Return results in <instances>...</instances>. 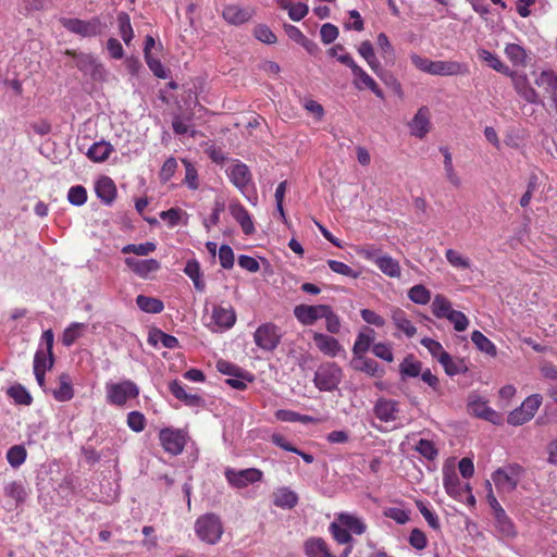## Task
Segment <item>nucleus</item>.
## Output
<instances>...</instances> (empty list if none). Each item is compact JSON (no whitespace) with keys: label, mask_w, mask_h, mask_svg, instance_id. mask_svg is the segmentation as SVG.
<instances>
[{"label":"nucleus","mask_w":557,"mask_h":557,"mask_svg":"<svg viewBox=\"0 0 557 557\" xmlns=\"http://www.w3.org/2000/svg\"><path fill=\"white\" fill-rule=\"evenodd\" d=\"M195 531L201 541L213 545L220 541L223 527L218 516L209 513L197 519Z\"/></svg>","instance_id":"nucleus-1"},{"label":"nucleus","mask_w":557,"mask_h":557,"mask_svg":"<svg viewBox=\"0 0 557 557\" xmlns=\"http://www.w3.org/2000/svg\"><path fill=\"white\" fill-rule=\"evenodd\" d=\"M343 377L342 369L334 362H324L314 373V384L323 392H332L337 388Z\"/></svg>","instance_id":"nucleus-2"},{"label":"nucleus","mask_w":557,"mask_h":557,"mask_svg":"<svg viewBox=\"0 0 557 557\" xmlns=\"http://www.w3.org/2000/svg\"><path fill=\"white\" fill-rule=\"evenodd\" d=\"M338 61L346 66L350 67L352 75L355 76L354 85L357 89H370L376 97L383 99L384 94L382 89L377 86L375 81L368 75L359 65L355 63L352 58L349 54H343L338 57Z\"/></svg>","instance_id":"nucleus-3"},{"label":"nucleus","mask_w":557,"mask_h":557,"mask_svg":"<svg viewBox=\"0 0 557 557\" xmlns=\"http://www.w3.org/2000/svg\"><path fill=\"white\" fill-rule=\"evenodd\" d=\"M542 404V397L533 394L524 399L520 407L513 409L507 418V422L511 425H522L530 421Z\"/></svg>","instance_id":"nucleus-4"},{"label":"nucleus","mask_w":557,"mask_h":557,"mask_svg":"<svg viewBox=\"0 0 557 557\" xmlns=\"http://www.w3.org/2000/svg\"><path fill=\"white\" fill-rule=\"evenodd\" d=\"M280 329L273 323L261 324L253 334L256 345L265 350H274L281 342Z\"/></svg>","instance_id":"nucleus-5"},{"label":"nucleus","mask_w":557,"mask_h":557,"mask_svg":"<svg viewBox=\"0 0 557 557\" xmlns=\"http://www.w3.org/2000/svg\"><path fill=\"white\" fill-rule=\"evenodd\" d=\"M521 473L522 468L519 465H511L506 469H497L492 478L499 491L512 492L518 485Z\"/></svg>","instance_id":"nucleus-6"},{"label":"nucleus","mask_w":557,"mask_h":557,"mask_svg":"<svg viewBox=\"0 0 557 557\" xmlns=\"http://www.w3.org/2000/svg\"><path fill=\"white\" fill-rule=\"evenodd\" d=\"M65 54L75 58L77 69L85 75L96 81L103 78L104 69L91 54L76 53L73 50H66Z\"/></svg>","instance_id":"nucleus-7"},{"label":"nucleus","mask_w":557,"mask_h":557,"mask_svg":"<svg viewBox=\"0 0 557 557\" xmlns=\"http://www.w3.org/2000/svg\"><path fill=\"white\" fill-rule=\"evenodd\" d=\"M162 447L171 455H180L186 445V434L181 430L164 429L160 432Z\"/></svg>","instance_id":"nucleus-8"},{"label":"nucleus","mask_w":557,"mask_h":557,"mask_svg":"<svg viewBox=\"0 0 557 557\" xmlns=\"http://www.w3.org/2000/svg\"><path fill=\"white\" fill-rule=\"evenodd\" d=\"M262 472L256 468L236 471L234 469H226L225 476L228 483L237 488L246 487L250 483L261 481Z\"/></svg>","instance_id":"nucleus-9"},{"label":"nucleus","mask_w":557,"mask_h":557,"mask_svg":"<svg viewBox=\"0 0 557 557\" xmlns=\"http://www.w3.org/2000/svg\"><path fill=\"white\" fill-rule=\"evenodd\" d=\"M61 24L67 30L84 37L96 36L99 33L100 22L98 18L83 21L78 18H61Z\"/></svg>","instance_id":"nucleus-10"},{"label":"nucleus","mask_w":557,"mask_h":557,"mask_svg":"<svg viewBox=\"0 0 557 557\" xmlns=\"http://www.w3.org/2000/svg\"><path fill=\"white\" fill-rule=\"evenodd\" d=\"M138 393V388L133 382L125 381L120 384L111 385L108 392V398L114 405H123L128 398L137 397Z\"/></svg>","instance_id":"nucleus-11"},{"label":"nucleus","mask_w":557,"mask_h":557,"mask_svg":"<svg viewBox=\"0 0 557 557\" xmlns=\"http://www.w3.org/2000/svg\"><path fill=\"white\" fill-rule=\"evenodd\" d=\"M325 311H327V305H298L294 309V314L304 325H312L325 315Z\"/></svg>","instance_id":"nucleus-12"},{"label":"nucleus","mask_w":557,"mask_h":557,"mask_svg":"<svg viewBox=\"0 0 557 557\" xmlns=\"http://www.w3.org/2000/svg\"><path fill=\"white\" fill-rule=\"evenodd\" d=\"M506 76L511 77L515 90L525 101L530 103L539 102V95L535 89L530 86L527 75L510 71V74H507Z\"/></svg>","instance_id":"nucleus-13"},{"label":"nucleus","mask_w":557,"mask_h":557,"mask_svg":"<svg viewBox=\"0 0 557 557\" xmlns=\"http://www.w3.org/2000/svg\"><path fill=\"white\" fill-rule=\"evenodd\" d=\"M468 411L470 414L490 421L494 424L500 423V416L487 406L485 400L481 398H471L468 404Z\"/></svg>","instance_id":"nucleus-14"},{"label":"nucleus","mask_w":557,"mask_h":557,"mask_svg":"<svg viewBox=\"0 0 557 557\" xmlns=\"http://www.w3.org/2000/svg\"><path fill=\"white\" fill-rule=\"evenodd\" d=\"M312 338L317 348L325 356L336 357L339 352L344 351L343 346L333 336L314 332Z\"/></svg>","instance_id":"nucleus-15"},{"label":"nucleus","mask_w":557,"mask_h":557,"mask_svg":"<svg viewBox=\"0 0 557 557\" xmlns=\"http://www.w3.org/2000/svg\"><path fill=\"white\" fill-rule=\"evenodd\" d=\"M469 73V67L465 63L457 61H434L432 75L457 76Z\"/></svg>","instance_id":"nucleus-16"},{"label":"nucleus","mask_w":557,"mask_h":557,"mask_svg":"<svg viewBox=\"0 0 557 557\" xmlns=\"http://www.w3.org/2000/svg\"><path fill=\"white\" fill-rule=\"evenodd\" d=\"M398 411V403L387 398L377 399L373 408L375 417L382 422L395 421Z\"/></svg>","instance_id":"nucleus-17"},{"label":"nucleus","mask_w":557,"mask_h":557,"mask_svg":"<svg viewBox=\"0 0 557 557\" xmlns=\"http://www.w3.org/2000/svg\"><path fill=\"white\" fill-rule=\"evenodd\" d=\"M430 111L426 107H421L409 123L411 135L423 138L430 131Z\"/></svg>","instance_id":"nucleus-18"},{"label":"nucleus","mask_w":557,"mask_h":557,"mask_svg":"<svg viewBox=\"0 0 557 557\" xmlns=\"http://www.w3.org/2000/svg\"><path fill=\"white\" fill-rule=\"evenodd\" d=\"M252 10L249 8H242L237 4H230L223 10V17L226 22L234 25L243 24L250 20Z\"/></svg>","instance_id":"nucleus-19"},{"label":"nucleus","mask_w":557,"mask_h":557,"mask_svg":"<svg viewBox=\"0 0 557 557\" xmlns=\"http://www.w3.org/2000/svg\"><path fill=\"white\" fill-rule=\"evenodd\" d=\"M126 265L141 277H146L149 273L157 271L160 263L154 259L139 260L136 258H126Z\"/></svg>","instance_id":"nucleus-20"},{"label":"nucleus","mask_w":557,"mask_h":557,"mask_svg":"<svg viewBox=\"0 0 557 557\" xmlns=\"http://www.w3.org/2000/svg\"><path fill=\"white\" fill-rule=\"evenodd\" d=\"M227 172L231 182L239 189H244L251 182L250 171L244 163L233 165Z\"/></svg>","instance_id":"nucleus-21"},{"label":"nucleus","mask_w":557,"mask_h":557,"mask_svg":"<svg viewBox=\"0 0 557 557\" xmlns=\"http://www.w3.org/2000/svg\"><path fill=\"white\" fill-rule=\"evenodd\" d=\"M230 212L232 216L240 224L243 232L246 235H250L255 232V226L250 214L244 206L240 203L230 205Z\"/></svg>","instance_id":"nucleus-22"},{"label":"nucleus","mask_w":557,"mask_h":557,"mask_svg":"<svg viewBox=\"0 0 557 557\" xmlns=\"http://www.w3.org/2000/svg\"><path fill=\"white\" fill-rule=\"evenodd\" d=\"M212 320L216 326L223 329L232 327L236 322V314L233 308H224L222 306H216L212 311Z\"/></svg>","instance_id":"nucleus-23"},{"label":"nucleus","mask_w":557,"mask_h":557,"mask_svg":"<svg viewBox=\"0 0 557 557\" xmlns=\"http://www.w3.org/2000/svg\"><path fill=\"white\" fill-rule=\"evenodd\" d=\"M351 367L357 370L367 373L370 376H382L383 371L380 370L379 363L373 360L360 356H355L351 360Z\"/></svg>","instance_id":"nucleus-24"},{"label":"nucleus","mask_w":557,"mask_h":557,"mask_svg":"<svg viewBox=\"0 0 557 557\" xmlns=\"http://www.w3.org/2000/svg\"><path fill=\"white\" fill-rule=\"evenodd\" d=\"M97 196L106 203H111L116 196V188L113 181L108 177H101L96 184Z\"/></svg>","instance_id":"nucleus-25"},{"label":"nucleus","mask_w":557,"mask_h":557,"mask_svg":"<svg viewBox=\"0 0 557 557\" xmlns=\"http://www.w3.org/2000/svg\"><path fill=\"white\" fill-rule=\"evenodd\" d=\"M534 83L552 97L557 96V75L553 71L547 70L541 72Z\"/></svg>","instance_id":"nucleus-26"},{"label":"nucleus","mask_w":557,"mask_h":557,"mask_svg":"<svg viewBox=\"0 0 557 557\" xmlns=\"http://www.w3.org/2000/svg\"><path fill=\"white\" fill-rule=\"evenodd\" d=\"M392 320L395 326L408 337H412L417 333L416 326L407 319L404 310L399 308L392 309Z\"/></svg>","instance_id":"nucleus-27"},{"label":"nucleus","mask_w":557,"mask_h":557,"mask_svg":"<svg viewBox=\"0 0 557 557\" xmlns=\"http://www.w3.org/2000/svg\"><path fill=\"white\" fill-rule=\"evenodd\" d=\"M336 520L349 532L355 534L360 535L366 531V524L354 515L342 512L337 515Z\"/></svg>","instance_id":"nucleus-28"},{"label":"nucleus","mask_w":557,"mask_h":557,"mask_svg":"<svg viewBox=\"0 0 557 557\" xmlns=\"http://www.w3.org/2000/svg\"><path fill=\"white\" fill-rule=\"evenodd\" d=\"M306 553L309 557H335L322 539H311L306 542Z\"/></svg>","instance_id":"nucleus-29"},{"label":"nucleus","mask_w":557,"mask_h":557,"mask_svg":"<svg viewBox=\"0 0 557 557\" xmlns=\"http://www.w3.org/2000/svg\"><path fill=\"white\" fill-rule=\"evenodd\" d=\"M298 496L287 487L278 488L274 493V505L282 508H293L297 505Z\"/></svg>","instance_id":"nucleus-30"},{"label":"nucleus","mask_w":557,"mask_h":557,"mask_svg":"<svg viewBox=\"0 0 557 557\" xmlns=\"http://www.w3.org/2000/svg\"><path fill=\"white\" fill-rule=\"evenodd\" d=\"M375 264L377 268L389 277L400 276V265L397 260L389 256H380L375 258Z\"/></svg>","instance_id":"nucleus-31"},{"label":"nucleus","mask_w":557,"mask_h":557,"mask_svg":"<svg viewBox=\"0 0 557 557\" xmlns=\"http://www.w3.org/2000/svg\"><path fill=\"white\" fill-rule=\"evenodd\" d=\"M431 309L432 313L437 319H446L450 314V311H454L451 302L444 295L441 294H437L434 297L431 305Z\"/></svg>","instance_id":"nucleus-32"},{"label":"nucleus","mask_w":557,"mask_h":557,"mask_svg":"<svg viewBox=\"0 0 557 557\" xmlns=\"http://www.w3.org/2000/svg\"><path fill=\"white\" fill-rule=\"evenodd\" d=\"M478 55L481 59V61L485 62L493 70L504 75L510 74L511 70L507 65H505L496 54H493L488 50L481 49L479 50Z\"/></svg>","instance_id":"nucleus-33"},{"label":"nucleus","mask_w":557,"mask_h":557,"mask_svg":"<svg viewBox=\"0 0 557 557\" xmlns=\"http://www.w3.org/2000/svg\"><path fill=\"white\" fill-rule=\"evenodd\" d=\"M113 148L109 143L99 141L95 143L87 151V157L95 162H102L107 160L112 152Z\"/></svg>","instance_id":"nucleus-34"},{"label":"nucleus","mask_w":557,"mask_h":557,"mask_svg":"<svg viewBox=\"0 0 557 557\" xmlns=\"http://www.w3.org/2000/svg\"><path fill=\"white\" fill-rule=\"evenodd\" d=\"M399 372L403 376L417 377L422 372V363L409 355L400 363Z\"/></svg>","instance_id":"nucleus-35"},{"label":"nucleus","mask_w":557,"mask_h":557,"mask_svg":"<svg viewBox=\"0 0 557 557\" xmlns=\"http://www.w3.org/2000/svg\"><path fill=\"white\" fill-rule=\"evenodd\" d=\"M60 387L53 391V396L58 401H67L73 398L74 393L71 384V379L67 374L63 373L59 377Z\"/></svg>","instance_id":"nucleus-36"},{"label":"nucleus","mask_w":557,"mask_h":557,"mask_svg":"<svg viewBox=\"0 0 557 557\" xmlns=\"http://www.w3.org/2000/svg\"><path fill=\"white\" fill-rule=\"evenodd\" d=\"M136 304L140 310L148 313H159L164 308L163 302L160 299L144 295L137 296Z\"/></svg>","instance_id":"nucleus-37"},{"label":"nucleus","mask_w":557,"mask_h":557,"mask_svg":"<svg viewBox=\"0 0 557 557\" xmlns=\"http://www.w3.org/2000/svg\"><path fill=\"white\" fill-rule=\"evenodd\" d=\"M441 364L443 366L446 374L450 376L465 373L468 370L462 359H453L450 355H445L442 358Z\"/></svg>","instance_id":"nucleus-38"},{"label":"nucleus","mask_w":557,"mask_h":557,"mask_svg":"<svg viewBox=\"0 0 557 557\" xmlns=\"http://www.w3.org/2000/svg\"><path fill=\"white\" fill-rule=\"evenodd\" d=\"M373 334L374 331L371 329H369L367 333H359L352 347V352L355 356H360L369 350L374 339Z\"/></svg>","instance_id":"nucleus-39"},{"label":"nucleus","mask_w":557,"mask_h":557,"mask_svg":"<svg viewBox=\"0 0 557 557\" xmlns=\"http://www.w3.org/2000/svg\"><path fill=\"white\" fill-rule=\"evenodd\" d=\"M184 272L188 275L195 285V288L199 292L205 289V282L201 280L200 265L196 260H188Z\"/></svg>","instance_id":"nucleus-40"},{"label":"nucleus","mask_w":557,"mask_h":557,"mask_svg":"<svg viewBox=\"0 0 557 557\" xmlns=\"http://www.w3.org/2000/svg\"><path fill=\"white\" fill-rule=\"evenodd\" d=\"M441 152L444 156V169L446 173V178L450 184H453L455 187H459L461 185V181L457 173L455 172L454 165H453V159L451 153L447 148H441Z\"/></svg>","instance_id":"nucleus-41"},{"label":"nucleus","mask_w":557,"mask_h":557,"mask_svg":"<svg viewBox=\"0 0 557 557\" xmlns=\"http://www.w3.org/2000/svg\"><path fill=\"white\" fill-rule=\"evenodd\" d=\"M358 52L366 59L369 66L374 73H377L381 69L380 62L374 54L372 44L370 41H363L360 44Z\"/></svg>","instance_id":"nucleus-42"},{"label":"nucleus","mask_w":557,"mask_h":557,"mask_svg":"<svg viewBox=\"0 0 557 557\" xmlns=\"http://www.w3.org/2000/svg\"><path fill=\"white\" fill-rule=\"evenodd\" d=\"M149 343L152 345H157L161 343L164 347L173 349L178 346V341L176 337L165 334L160 330H154L149 334Z\"/></svg>","instance_id":"nucleus-43"},{"label":"nucleus","mask_w":557,"mask_h":557,"mask_svg":"<svg viewBox=\"0 0 557 557\" xmlns=\"http://www.w3.org/2000/svg\"><path fill=\"white\" fill-rule=\"evenodd\" d=\"M471 339L474 343V345L478 347V349H480L481 351H483L490 356L496 355L495 345L480 331L472 332Z\"/></svg>","instance_id":"nucleus-44"},{"label":"nucleus","mask_w":557,"mask_h":557,"mask_svg":"<svg viewBox=\"0 0 557 557\" xmlns=\"http://www.w3.org/2000/svg\"><path fill=\"white\" fill-rule=\"evenodd\" d=\"M505 53L507 58L516 65H524L527 61V52L525 50L517 45L509 44L505 48Z\"/></svg>","instance_id":"nucleus-45"},{"label":"nucleus","mask_w":557,"mask_h":557,"mask_svg":"<svg viewBox=\"0 0 557 557\" xmlns=\"http://www.w3.org/2000/svg\"><path fill=\"white\" fill-rule=\"evenodd\" d=\"M408 297L414 304L425 305L431 300V293L425 286L418 284L409 289Z\"/></svg>","instance_id":"nucleus-46"},{"label":"nucleus","mask_w":557,"mask_h":557,"mask_svg":"<svg viewBox=\"0 0 557 557\" xmlns=\"http://www.w3.org/2000/svg\"><path fill=\"white\" fill-rule=\"evenodd\" d=\"M27 453L24 446L15 445L7 454V459L13 468L20 467L26 459Z\"/></svg>","instance_id":"nucleus-47"},{"label":"nucleus","mask_w":557,"mask_h":557,"mask_svg":"<svg viewBox=\"0 0 557 557\" xmlns=\"http://www.w3.org/2000/svg\"><path fill=\"white\" fill-rule=\"evenodd\" d=\"M7 496L15 499L17 503H23L27 496V492L21 482H11L4 487Z\"/></svg>","instance_id":"nucleus-48"},{"label":"nucleus","mask_w":557,"mask_h":557,"mask_svg":"<svg viewBox=\"0 0 557 557\" xmlns=\"http://www.w3.org/2000/svg\"><path fill=\"white\" fill-rule=\"evenodd\" d=\"M330 531L333 537L339 544H348L352 540L350 532L346 528H344L336 519L331 523Z\"/></svg>","instance_id":"nucleus-49"},{"label":"nucleus","mask_w":557,"mask_h":557,"mask_svg":"<svg viewBox=\"0 0 557 557\" xmlns=\"http://www.w3.org/2000/svg\"><path fill=\"white\" fill-rule=\"evenodd\" d=\"M156 250V245L151 242H147L144 244H129L122 248L123 253H135L137 256H147L150 252Z\"/></svg>","instance_id":"nucleus-50"},{"label":"nucleus","mask_w":557,"mask_h":557,"mask_svg":"<svg viewBox=\"0 0 557 557\" xmlns=\"http://www.w3.org/2000/svg\"><path fill=\"white\" fill-rule=\"evenodd\" d=\"M421 344L430 351V354L437 359V361L441 363L442 358L445 355H449L446 352L442 346V344L437 341H434L429 337H424L421 339Z\"/></svg>","instance_id":"nucleus-51"},{"label":"nucleus","mask_w":557,"mask_h":557,"mask_svg":"<svg viewBox=\"0 0 557 557\" xmlns=\"http://www.w3.org/2000/svg\"><path fill=\"white\" fill-rule=\"evenodd\" d=\"M117 22L122 39L126 45H128L133 38V28L131 26L129 16L126 13L122 12L117 16Z\"/></svg>","instance_id":"nucleus-52"},{"label":"nucleus","mask_w":557,"mask_h":557,"mask_svg":"<svg viewBox=\"0 0 557 557\" xmlns=\"http://www.w3.org/2000/svg\"><path fill=\"white\" fill-rule=\"evenodd\" d=\"M8 394L20 405H30L32 403V396L22 385L10 387Z\"/></svg>","instance_id":"nucleus-53"},{"label":"nucleus","mask_w":557,"mask_h":557,"mask_svg":"<svg viewBox=\"0 0 557 557\" xmlns=\"http://www.w3.org/2000/svg\"><path fill=\"white\" fill-rule=\"evenodd\" d=\"M84 329V324L82 323H73L67 329H65L62 343L65 346H71L81 335Z\"/></svg>","instance_id":"nucleus-54"},{"label":"nucleus","mask_w":557,"mask_h":557,"mask_svg":"<svg viewBox=\"0 0 557 557\" xmlns=\"http://www.w3.org/2000/svg\"><path fill=\"white\" fill-rule=\"evenodd\" d=\"M416 449L429 460H434L438 454L434 443L424 438L418 442Z\"/></svg>","instance_id":"nucleus-55"},{"label":"nucleus","mask_w":557,"mask_h":557,"mask_svg":"<svg viewBox=\"0 0 557 557\" xmlns=\"http://www.w3.org/2000/svg\"><path fill=\"white\" fill-rule=\"evenodd\" d=\"M445 256L447 261L455 268L469 269L471 265L468 258L463 257L454 249L446 250Z\"/></svg>","instance_id":"nucleus-56"},{"label":"nucleus","mask_w":557,"mask_h":557,"mask_svg":"<svg viewBox=\"0 0 557 557\" xmlns=\"http://www.w3.org/2000/svg\"><path fill=\"white\" fill-rule=\"evenodd\" d=\"M69 201L74 206H82L87 200V191L85 187L77 185L70 188L67 194Z\"/></svg>","instance_id":"nucleus-57"},{"label":"nucleus","mask_w":557,"mask_h":557,"mask_svg":"<svg viewBox=\"0 0 557 557\" xmlns=\"http://www.w3.org/2000/svg\"><path fill=\"white\" fill-rule=\"evenodd\" d=\"M446 319L454 324V329L457 332L466 331L469 325L468 318L461 311H450V314Z\"/></svg>","instance_id":"nucleus-58"},{"label":"nucleus","mask_w":557,"mask_h":557,"mask_svg":"<svg viewBox=\"0 0 557 557\" xmlns=\"http://www.w3.org/2000/svg\"><path fill=\"white\" fill-rule=\"evenodd\" d=\"M327 264H329L330 269L335 273H338V274H342L345 276H349L352 278H357L359 276V272L354 271L349 265H347L341 261L329 260Z\"/></svg>","instance_id":"nucleus-59"},{"label":"nucleus","mask_w":557,"mask_h":557,"mask_svg":"<svg viewBox=\"0 0 557 557\" xmlns=\"http://www.w3.org/2000/svg\"><path fill=\"white\" fill-rule=\"evenodd\" d=\"M444 486L449 495H457L459 493V478L455 471L444 473Z\"/></svg>","instance_id":"nucleus-60"},{"label":"nucleus","mask_w":557,"mask_h":557,"mask_svg":"<svg viewBox=\"0 0 557 557\" xmlns=\"http://www.w3.org/2000/svg\"><path fill=\"white\" fill-rule=\"evenodd\" d=\"M323 318L325 319L326 331L331 334H337L341 330V321L330 306H327V311H325Z\"/></svg>","instance_id":"nucleus-61"},{"label":"nucleus","mask_w":557,"mask_h":557,"mask_svg":"<svg viewBox=\"0 0 557 557\" xmlns=\"http://www.w3.org/2000/svg\"><path fill=\"white\" fill-rule=\"evenodd\" d=\"M219 260L224 269H232L234 265V252L228 245H222L219 249Z\"/></svg>","instance_id":"nucleus-62"},{"label":"nucleus","mask_w":557,"mask_h":557,"mask_svg":"<svg viewBox=\"0 0 557 557\" xmlns=\"http://www.w3.org/2000/svg\"><path fill=\"white\" fill-rule=\"evenodd\" d=\"M176 169L177 162L174 158L171 157L168 160H165L159 173L161 182L166 183L168 181H170L171 177L174 175Z\"/></svg>","instance_id":"nucleus-63"},{"label":"nucleus","mask_w":557,"mask_h":557,"mask_svg":"<svg viewBox=\"0 0 557 557\" xmlns=\"http://www.w3.org/2000/svg\"><path fill=\"white\" fill-rule=\"evenodd\" d=\"M320 36L323 44L329 45L337 38L338 28L331 23L323 24L320 29Z\"/></svg>","instance_id":"nucleus-64"}]
</instances>
